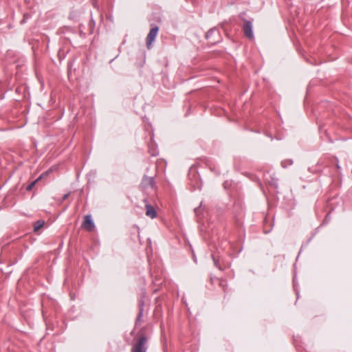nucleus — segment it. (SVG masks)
Returning <instances> with one entry per match:
<instances>
[{"mask_svg": "<svg viewBox=\"0 0 352 352\" xmlns=\"http://www.w3.org/2000/svg\"><path fill=\"white\" fill-rule=\"evenodd\" d=\"M252 23L251 21L245 20L243 25V31L245 36L250 39V41H252L254 38V34L252 32Z\"/></svg>", "mask_w": 352, "mask_h": 352, "instance_id": "obj_1", "label": "nucleus"}, {"mask_svg": "<svg viewBox=\"0 0 352 352\" xmlns=\"http://www.w3.org/2000/svg\"><path fill=\"white\" fill-rule=\"evenodd\" d=\"M146 339L144 337H142L138 343L133 346V352H146Z\"/></svg>", "mask_w": 352, "mask_h": 352, "instance_id": "obj_2", "label": "nucleus"}, {"mask_svg": "<svg viewBox=\"0 0 352 352\" xmlns=\"http://www.w3.org/2000/svg\"><path fill=\"white\" fill-rule=\"evenodd\" d=\"M82 227L88 231H91L94 230V223L92 221L90 215H87L85 217V219H84V221L82 223Z\"/></svg>", "mask_w": 352, "mask_h": 352, "instance_id": "obj_3", "label": "nucleus"}, {"mask_svg": "<svg viewBox=\"0 0 352 352\" xmlns=\"http://www.w3.org/2000/svg\"><path fill=\"white\" fill-rule=\"evenodd\" d=\"M158 32V28H153L148 33L146 38V44H151L154 41Z\"/></svg>", "mask_w": 352, "mask_h": 352, "instance_id": "obj_4", "label": "nucleus"}, {"mask_svg": "<svg viewBox=\"0 0 352 352\" xmlns=\"http://www.w3.org/2000/svg\"><path fill=\"white\" fill-rule=\"evenodd\" d=\"M146 215L148 217H151V219H153L156 217V212L155 210L150 205L146 206Z\"/></svg>", "mask_w": 352, "mask_h": 352, "instance_id": "obj_5", "label": "nucleus"}, {"mask_svg": "<svg viewBox=\"0 0 352 352\" xmlns=\"http://www.w3.org/2000/svg\"><path fill=\"white\" fill-rule=\"evenodd\" d=\"M45 224V221L42 220L37 221L34 223V232H37L39 229H41Z\"/></svg>", "mask_w": 352, "mask_h": 352, "instance_id": "obj_6", "label": "nucleus"}, {"mask_svg": "<svg viewBox=\"0 0 352 352\" xmlns=\"http://www.w3.org/2000/svg\"><path fill=\"white\" fill-rule=\"evenodd\" d=\"M47 175V173H43L36 180H35L34 182H32L28 187H27V190H30L32 189V188L34 187V186L35 185V184L39 180L41 179V178H43L44 176Z\"/></svg>", "mask_w": 352, "mask_h": 352, "instance_id": "obj_7", "label": "nucleus"}, {"mask_svg": "<svg viewBox=\"0 0 352 352\" xmlns=\"http://www.w3.org/2000/svg\"><path fill=\"white\" fill-rule=\"evenodd\" d=\"M69 196V194H66L63 196V199H66Z\"/></svg>", "mask_w": 352, "mask_h": 352, "instance_id": "obj_8", "label": "nucleus"}, {"mask_svg": "<svg viewBox=\"0 0 352 352\" xmlns=\"http://www.w3.org/2000/svg\"><path fill=\"white\" fill-rule=\"evenodd\" d=\"M146 179H147L149 182H151V179L150 178H147Z\"/></svg>", "mask_w": 352, "mask_h": 352, "instance_id": "obj_9", "label": "nucleus"}]
</instances>
